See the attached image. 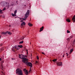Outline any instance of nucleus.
<instances>
[{"instance_id":"79ce46f5","label":"nucleus","mask_w":75,"mask_h":75,"mask_svg":"<svg viewBox=\"0 0 75 75\" xmlns=\"http://www.w3.org/2000/svg\"><path fill=\"white\" fill-rule=\"evenodd\" d=\"M26 37L25 36L24 37Z\"/></svg>"},{"instance_id":"423d86ee","label":"nucleus","mask_w":75,"mask_h":75,"mask_svg":"<svg viewBox=\"0 0 75 75\" xmlns=\"http://www.w3.org/2000/svg\"><path fill=\"white\" fill-rule=\"evenodd\" d=\"M7 4H6V2H2L1 5L2 6H3V7H6V5Z\"/></svg>"},{"instance_id":"4be33fe9","label":"nucleus","mask_w":75,"mask_h":75,"mask_svg":"<svg viewBox=\"0 0 75 75\" xmlns=\"http://www.w3.org/2000/svg\"><path fill=\"white\" fill-rule=\"evenodd\" d=\"M3 50V49H0V52H1V51H2Z\"/></svg>"},{"instance_id":"ddd939ff","label":"nucleus","mask_w":75,"mask_h":75,"mask_svg":"<svg viewBox=\"0 0 75 75\" xmlns=\"http://www.w3.org/2000/svg\"><path fill=\"white\" fill-rule=\"evenodd\" d=\"M25 25V23L24 22L22 23L21 25L23 26V25Z\"/></svg>"},{"instance_id":"cd10ccee","label":"nucleus","mask_w":75,"mask_h":75,"mask_svg":"<svg viewBox=\"0 0 75 75\" xmlns=\"http://www.w3.org/2000/svg\"><path fill=\"white\" fill-rule=\"evenodd\" d=\"M0 13H2V10H1V9H0Z\"/></svg>"},{"instance_id":"ea45409f","label":"nucleus","mask_w":75,"mask_h":75,"mask_svg":"<svg viewBox=\"0 0 75 75\" xmlns=\"http://www.w3.org/2000/svg\"><path fill=\"white\" fill-rule=\"evenodd\" d=\"M1 38V36H0V38Z\"/></svg>"},{"instance_id":"7c9ffc66","label":"nucleus","mask_w":75,"mask_h":75,"mask_svg":"<svg viewBox=\"0 0 75 75\" xmlns=\"http://www.w3.org/2000/svg\"><path fill=\"white\" fill-rule=\"evenodd\" d=\"M26 51L27 52V54H28V50H26Z\"/></svg>"},{"instance_id":"a18cd8bd","label":"nucleus","mask_w":75,"mask_h":75,"mask_svg":"<svg viewBox=\"0 0 75 75\" xmlns=\"http://www.w3.org/2000/svg\"><path fill=\"white\" fill-rule=\"evenodd\" d=\"M2 68H3V66H2Z\"/></svg>"},{"instance_id":"a19ab883","label":"nucleus","mask_w":75,"mask_h":75,"mask_svg":"<svg viewBox=\"0 0 75 75\" xmlns=\"http://www.w3.org/2000/svg\"><path fill=\"white\" fill-rule=\"evenodd\" d=\"M26 6V5H25V6Z\"/></svg>"},{"instance_id":"f8f14e48","label":"nucleus","mask_w":75,"mask_h":75,"mask_svg":"<svg viewBox=\"0 0 75 75\" xmlns=\"http://www.w3.org/2000/svg\"><path fill=\"white\" fill-rule=\"evenodd\" d=\"M43 28H44V26H42L41 28H40V30L39 31L40 32H41V31H43Z\"/></svg>"},{"instance_id":"f03ea898","label":"nucleus","mask_w":75,"mask_h":75,"mask_svg":"<svg viewBox=\"0 0 75 75\" xmlns=\"http://www.w3.org/2000/svg\"><path fill=\"white\" fill-rule=\"evenodd\" d=\"M30 13V10H28L27 12L26 13V14H25V17L23 18H19L20 19L21 22H22L23 21H25L26 20H27V18H28V15H29V14Z\"/></svg>"},{"instance_id":"49530a36","label":"nucleus","mask_w":75,"mask_h":75,"mask_svg":"<svg viewBox=\"0 0 75 75\" xmlns=\"http://www.w3.org/2000/svg\"><path fill=\"white\" fill-rule=\"evenodd\" d=\"M30 44H31V43H30Z\"/></svg>"},{"instance_id":"9b49d317","label":"nucleus","mask_w":75,"mask_h":75,"mask_svg":"<svg viewBox=\"0 0 75 75\" xmlns=\"http://www.w3.org/2000/svg\"><path fill=\"white\" fill-rule=\"evenodd\" d=\"M25 73L26 74V75H28V72L27 71V70H25Z\"/></svg>"},{"instance_id":"37998d69","label":"nucleus","mask_w":75,"mask_h":75,"mask_svg":"<svg viewBox=\"0 0 75 75\" xmlns=\"http://www.w3.org/2000/svg\"><path fill=\"white\" fill-rule=\"evenodd\" d=\"M16 3H17V1H16Z\"/></svg>"},{"instance_id":"20e7f679","label":"nucleus","mask_w":75,"mask_h":75,"mask_svg":"<svg viewBox=\"0 0 75 75\" xmlns=\"http://www.w3.org/2000/svg\"><path fill=\"white\" fill-rule=\"evenodd\" d=\"M19 58H20L21 59H22V62H24V59H27V58H25V56L23 55V54H19Z\"/></svg>"},{"instance_id":"4c0bfd02","label":"nucleus","mask_w":75,"mask_h":75,"mask_svg":"<svg viewBox=\"0 0 75 75\" xmlns=\"http://www.w3.org/2000/svg\"><path fill=\"white\" fill-rule=\"evenodd\" d=\"M63 57H64V55L63 56Z\"/></svg>"},{"instance_id":"f3484780","label":"nucleus","mask_w":75,"mask_h":75,"mask_svg":"<svg viewBox=\"0 0 75 75\" xmlns=\"http://www.w3.org/2000/svg\"><path fill=\"white\" fill-rule=\"evenodd\" d=\"M28 25H29V26H30V27H31V26H33V24H31V23H28Z\"/></svg>"},{"instance_id":"bb28decb","label":"nucleus","mask_w":75,"mask_h":75,"mask_svg":"<svg viewBox=\"0 0 75 75\" xmlns=\"http://www.w3.org/2000/svg\"><path fill=\"white\" fill-rule=\"evenodd\" d=\"M35 63H36V64H38V61H36V62H35Z\"/></svg>"},{"instance_id":"f257e3e1","label":"nucleus","mask_w":75,"mask_h":75,"mask_svg":"<svg viewBox=\"0 0 75 75\" xmlns=\"http://www.w3.org/2000/svg\"><path fill=\"white\" fill-rule=\"evenodd\" d=\"M23 63L26 64L27 65V66H29L30 67V70L29 72H30L31 71V68L33 67V65L32 64V63L30 62H28V59H23Z\"/></svg>"},{"instance_id":"c9c22d12","label":"nucleus","mask_w":75,"mask_h":75,"mask_svg":"<svg viewBox=\"0 0 75 75\" xmlns=\"http://www.w3.org/2000/svg\"><path fill=\"white\" fill-rule=\"evenodd\" d=\"M12 60H13V59H14L13 58H12Z\"/></svg>"},{"instance_id":"5701e85b","label":"nucleus","mask_w":75,"mask_h":75,"mask_svg":"<svg viewBox=\"0 0 75 75\" xmlns=\"http://www.w3.org/2000/svg\"><path fill=\"white\" fill-rule=\"evenodd\" d=\"M14 13L16 14V13H17V11L16 10H15L14 12Z\"/></svg>"},{"instance_id":"dca6fc26","label":"nucleus","mask_w":75,"mask_h":75,"mask_svg":"<svg viewBox=\"0 0 75 75\" xmlns=\"http://www.w3.org/2000/svg\"><path fill=\"white\" fill-rule=\"evenodd\" d=\"M12 14V16H13V17H16V14L14 13V14L12 13L11 14Z\"/></svg>"},{"instance_id":"9d476101","label":"nucleus","mask_w":75,"mask_h":75,"mask_svg":"<svg viewBox=\"0 0 75 75\" xmlns=\"http://www.w3.org/2000/svg\"><path fill=\"white\" fill-rule=\"evenodd\" d=\"M72 21H73V23H75V15H74L73 18H72Z\"/></svg>"},{"instance_id":"7ed1b4c3","label":"nucleus","mask_w":75,"mask_h":75,"mask_svg":"<svg viewBox=\"0 0 75 75\" xmlns=\"http://www.w3.org/2000/svg\"><path fill=\"white\" fill-rule=\"evenodd\" d=\"M16 74L19 75H23V71L20 68H18L16 69Z\"/></svg>"},{"instance_id":"412c9836","label":"nucleus","mask_w":75,"mask_h":75,"mask_svg":"<svg viewBox=\"0 0 75 75\" xmlns=\"http://www.w3.org/2000/svg\"><path fill=\"white\" fill-rule=\"evenodd\" d=\"M23 42H24L23 41L20 42H19V44H23Z\"/></svg>"},{"instance_id":"6e6552de","label":"nucleus","mask_w":75,"mask_h":75,"mask_svg":"<svg viewBox=\"0 0 75 75\" xmlns=\"http://www.w3.org/2000/svg\"><path fill=\"white\" fill-rule=\"evenodd\" d=\"M56 64L58 66H62V63L61 62H57L56 63Z\"/></svg>"},{"instance_id":"b1692460","label":"nucleus","mask_w":75,"mask_h":75,"mask_svg":"<svg viewBox=\"0 0 75 75\" xmlns=\"http://www.w3.org/2000/svg\"><path fill=\"white\" fill-rule=\"evenodd\" d=\"M24 38H25V37H24V36H23V37L21 39V40H24Z\"/></svg>"},{"instance_id":"6ab92c4d","label":"nucleus","mask_w":75,"mask_h":75,"mask_svg":"<svg viewBox=\"0 0 75 75\" xmlns=\"http://www.w3.org/2000/svg\"><path fill=\"white\" fill-rule=\"evenodd\" d=\"M18 47H20V48H23V45H18Z\"/></svg>"},{"instance_id":"473e14b6","label":"nucleus","mask_w":75,"mask_h":75,"mask_svg":"<svg viewBox=\"0 0 75 75\" xmlns=\"http://www.w3.org/2000/svg\"><path fill=\"white\" fill-rule=\"evenodd\" d=\"M2 44H0V46H2Z\"/></svg>"},{"instance_id":"f704fd0d","label":"nucleus","mask_w":75,"mask_h":75,"mask_svg":"<svg viewBox=\"0 0 75 75\" xmlns=\"http://www.w3.org/2000/svg\"><path fill=\"white\" fill-rule=\"evenodd\" d=\"M6 6L8 7V5L7 6Z\"/></svg>"},{"instance_id":"e433bc0d","label":"nucleus","mask_w":75,"mask_h":75,"mask_svg":"<svg viewBox=\"0 0 75 75\" xmlns=\"http://www.w3.org/2000/svg\"><path fill=\"white\" fill-rule=\"evenodd\" d=\"M29 33V31H28V33Z\"/></svg>"},{"instance_id":"0eeeda50","label":"nucleus","mask_w":75,"mask_h":75,"mask_svg":"<svg viewBox=\"0 0 75 75\" xmlns=\"http://www.w3.org/2000/svg\"><path fill=\"white\" fill-rule=\"evenodd\" d=\"M11 34V33L10 32H8V31H7L6 32H2V34H4V35H5V34Z\"/></svg>"},{"instance_id":"2eb2a0df","label":"nucleus","mask_w":75,"mask_h":75,"mask_svg":"<svg viewBox=\"0 0 75 75\" xmlns=\"http://www.w3.org/2000/svg\"><path fill=\"white\" fill-rule=\"evenodd\" d=\"M66 21L68 23H70V22H71V21L70 20H69L68 19H66Z\"/></svg>"},{"instance_id":"58836bf2","label":"nucleus","mask_w":75,"mask_h":75,"mask_svg":"<svg viewBox=\"0 0 75 75\" xmlns=\"http://www.w3.org/2000/svg\"><path fill=\"white\" fill-rule=\"evenodd\" d=\"M9 27H11V25H9Z\"/></svg>"},{"instance_id":"a211bd4d","label":"nucleus","mask_w":75,"mask_h":75,"mask_svg":"<svg viewBox=\"0 0 75 75\" xmlns=\"http://www.w3.org/2000/svg\"><path fill=\"white\" fill-rule=\"evenodd\" d=\"M0 17H2V18H4V16L3 15H2L0 16Z\"/></svg>"},{"instance_id":"c03bdc74","label":"nucleus","mask_w":75,"mask_h":75,"mask_svg":"<svg viewBox=\"0 0 75 75\" xmlns=\"http://www.w3.org/2000/svg\"><path fill=\"white\" fill-rule=\"evenodd\" d=\"M12 6H13V5H12Z\"/></svg>"},{"instance_id":"aec40b11","label":"nucleus","mask_w":75,"mask_h":75,"mask_svg":"<svg viewBox=\"0 0 75 75\" xmlns=\"http://www.w3.org/2000/svg\"><path fill=\"white\" fill-rule=\"evenodd\" d=\"M57 59H54L52 60V62H55V61H57Z\"/></svg>"},{"instance_id":"a878e982","label":"nucleus","mask_w":75,"mask_h":75,"mask_svg":"<svg viewBox=\"0 0 75 75\" xmlns=\"http://www.w3.org/2000/svg\"><path fill=\"white\" fill-rule=\"evenodd\" d=\"M6 10V8H4L3 9V11H4V10Z\"/></svg>"},{"instance_id":"4468645a","label":"nucleus","mask_w":75,"mask_h":75,"mask_svg":"<svg viewBox=\"0 0 75 75\" xmlns=\"http://www.w3.org/2000/svg\"><path fill=\"white\" fill-rule=\"evenodd\" d=\"M73 51H74V49H71L70 50V54H71V53H72V52H73Z\"/></svg>"},{"instance_id":"72a5a7b5","label":"nucleus","mask_w":75,"mask_h":75,"mask_svg":"<svg viewBox=\"0 0 75 75\" xmlns=\"http://www.w3.org/2000/svg\"><path fill=\"white\" fill-rule=\"evenodd\" d=\"M1 60V58H0V61Z\"/></svg>"},{"instance_id":"393cba45","label":"nucleus","mask_w":75,"mask_h":75,"mask_svg":"<svg viewBox=\"0 0 75 75\" xmlns=\"http://www.w3.org/2000/svg\"><path fill=\"white\" fill-rule=\"evenodd\" d=\"M67 33H70V31H69V30H67Z\"/></svg>"},{"instance_id":"1a4fd4ad","label":"nucleus","mask_w":75,"mask_h":75,"mask_svg":"<svg viewBox=\"0 0 75 75\" xmlns=\"http://www.w3.org/2000/svg\"><path fill=\"white\" fill-rule=\"evenodd\" d=\"M73 37L72 36H70V37L69 38H68L67 39V40L68 41V42H69V40H70V39L71 38H72Z\"/></svg>"},{"instance_id":"c85d7f7f","label":"nucleus","mask_w":75,"mask_h":75,"mask_svg":"<svg viewBox=\"0 0 75 75\" xmlns=\"http://www.w3.org/2000/svg\"><path fill=\"white\" fill-rule=\"evenodd\" d=\"M66 54H67V57H68V55H69V54H68V53H66Z\"/></svg>"},{"instance_id":"2f4dec72","label":"nucleus","mask_w":75,"mask_h":75,"mask_svg":"<svg viewBox=\"0 0 75 75\" xmlns=\"http://www.w3.org/2000/svg\"><path fill=\"white\" fill-rule=\"evenodd\" d=\"M42 54H44V55H45V53H44L43 52H42Z\"/></svg>"},{"instance_id":"39448f33","label":"nucleus","mask_w":75,"mask_h":75,"mask_svg":"<svg viewBox=\"0 0 75 75\" xmlns=\"http://www.w3.org/2000/svg\"><path fill=\"white\" fill-rule=\"evenodd\" d=\"M17 46H14V47H13L12 48V50L13 51H17L18 50V49L17 48Z\"/></svg>"},{"instance_id":"c756f323","label":"nucleus","mask_w":75,"mask_h":75,"mask_svg":"<svg viewBox=\"0 0 75 75\" xmlns=\"http://www.w3.org/2000/svg\"><path fill=\"white\" fill-rule=\"evenodd\" d=\"M37 59H39V58H38V56H37Z\"/></svg>"}]
</instances>
